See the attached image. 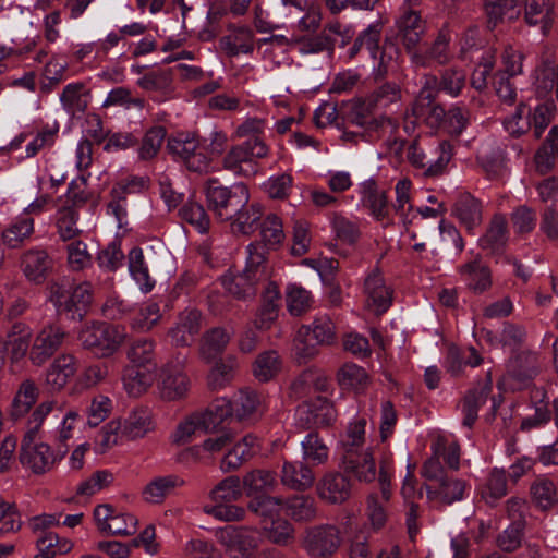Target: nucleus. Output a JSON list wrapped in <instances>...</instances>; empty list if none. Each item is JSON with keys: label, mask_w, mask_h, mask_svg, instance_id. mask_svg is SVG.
I'll list each match as a JSON object with an SVG mask.
<instances>
[{"label": "nucleus", "mask_w": 558, "mask_h": 558, "mask_svg": "<svg viewBox=\"0 0 558 558\" xmlns=\"http://www.w3.org/2000/svg\"><path fill=\"white\" fill-rule=\"evenodd\" d=\"M76 373L74 356L63 354L57 357L46 374V384L52 391H60Z\"/></svg>", "instance_id": "obj_26"}, {"label": "nucleus", "mask_w": 558, "mask_h": 558, "mask_svg": "<svg viewBox=\"0 0 558 558\" xmlns=\"http://www.w3.org/2000/svg\"><path fill=\"white\" fill-rule=\"evenodd\" d=\"M452 157V145L448 141H441L436 146L420 147L417 141H413L408 150V159L417 169H424V175L438 177L444 173Z\"/></svg>", "instance_id": "obj_5"}, {"label": "nucleus", "mask_w": 558, "mask_h": 558, "mask_svg": "<svg viewBox=\"0 0 558 558\" xmlns=\"http://www.w3.org/2000/svg\"><path fill=\"white\" fill-rule=\"evenodd\" d=\"M77 213L73 207H64L59 211L57 219L58 233L62 241H70L80 234V229L76 227Z\"/></svg>", "instance_id": "obj_57"}, {"label": "nucleus", "mask_w": 558, "mask_h": 558, "mask_svg": "<svg viewBox=\"0 0 558 558\" xmlns=\"http://www.w3.org/2000/svg\"><path fill=\"white\" fill-rule=\"evenodd\" d=\"M316 489L320 499L330 505H341L351 497L352 484L345 473L330 471L318 481Z\"/></svg>", "instance_id": "obj_11"}, {"label": "nucleus", "mask_w": 558, "mask_h": 558, "mask_svg": "<svg viewBox=\"0 0 558 558\" xmlns=\"http://www.w3.org/2000/svg\"><path fill=\"white\" fill-rule=\"evenodd\" d=\"M177 480L175 476H165L151 481L143 492L145 499L151 502H160L175 487Z\"/></svg>", "instance_id": "obj_59"}, {"label": "nucleus", "mask_w": 558, "mask_h": 558, "mask_svg": "<svg viewBox=\"0 0 558 558\" xmlns=\"http://www.w3.org/2000/svg\"><path fill=\"white\" fill-rule=\"evenodd\" d=\"M92 301L93 294L88 283L74 286L58 314H65L72 320L81 322L86 316Z\"/></svg>", "instance_id": "obj_21"}, {"label": "nucleus", "mask_w": 558, "mask_h": 558, "mask_svg": "<svg viewBox=\"0 0 558 558\" xmlns=\"http://www.w3.org/2000/svg\"><path fill=\"white\" fill-rule=\"evenodd\" d=\"M485 27L494 32L506 24L517 22L521 16L518 0H484Z\"/></svg>", "instance_id": "obj_12"}, {"label": "nucleus", "mask_w": 558, "mask_h": 558, "mask_svg": "<svg viewBox=\"0 0 558 558\" xmlns=\"http://www.w3.org/2000/svg\"><path fill=\"white\" fill-rule=\"evenodd\" d=\"M279 354L276 351L260 353L253 364L254 376L263 383L270 380L280 371Z\"/></svg>", "instance_id": "obj_47"}, {"label": "nucleus", "mask_w": 558, "mask_h": 558, "mask_svg": "<svg viewBox=\"0 0 558 558\" xmlns=\"http://www.w3.org/2000/svg\"><path fill=\"white\" fill-rule=\"evenodd\" d=\"M266 538L278 546H290L295 541V529L293 524L284 518H277L270 520L263 526Z\"/></svg>", "instance_id": "obj_35"}, {"label": "nucleus", "mask_w": 558, "mask_h": 558, "mask_svg": "<svg viewBox=\"0 0 558 558\" xmlns=\"http://www.w3.org/2000/svg\"><path fill=\"white\" fill-rule=\"evenodd\" d=\"M34 232V219L22 218L2 231V241L10 248L20 247Z\"/></svg>", "instance_id": "obj_44"}, {"label": "nucleus", "mask_w": 558, "mask_h": 558, "mask_svg": "<svg viewBox=\"0 0 558 558\" xmlns=\"http://www.w3.org/2000/svg\"><path fill=\"white\" fill-rule=\"evenodd\" d=\"M335 329L328 316L315 318L312 325H302L293 340L295 361L306 364L319 353V347L332 344L336 341Z\"/></svg>", "instance_id": "obj_3"}, {"label": "nucleus", "mask_w": 558, "mask_h": 558, "mask_svg": "<svg viewBox=\"0 0 558 558\" xmlns=\"http://www.w3.org/2000/svg\"><path fill=\"white\" fill-rule=\"evenodd\" d=\"M259 229L262 241L255 242L254 244H262L266 255L267 248H275L282 242L284 238L282 223L276 215H268L265 220L260 222Z\"/></svg>", "instance_id": "obj_46"}, {"label": "nucleus", "mask_w": 558, "mask_h": 558, "mask_svg": "<svg viewBox=\"0 0 558 558\" xmlns=\"http://www.w3.org/2000/svg\"><path fill=\"white\" fill-rule=\"evenodd\" d=\"M242 483L247 497H253L257 494H270L277 486L276 474L260 469L247 472L243 476Z\"/></svg>", "instance_id": "obj_31"}, {"label": "nucleus", "mask_w": 558, "mask_h": 558, "mask_svg": "<svg viewBox=\"0 0 558 558\" xmlns=\"http://www.w3.org/2000/svg\"><path fill=\"white\" fill-rule=\"evenodd\" d=\"M137 519L132 514H116L109 525L102 527V533L128 536L136 532Z\"/></svg>", "instance_id": "obj_63"}, {"label": "nucleus", "mask_w": 558, "mask_h": 558, "mask_svg": "<svg viewBox=\"0 0 558 558\" xmlns=\"http://www.w3.org/2000/svg\"><path fill=\"white\" fill-rule=\"evenodd\" d=\"M303 459L310 465H319L327 462L329 449L317 430H312L302 441Z\"/></svg>", "instance_id": "obj_39"}, {"label": "nucleus", "mask_w": 558, "mask_h": 558, "mask_svg": "<svg viewBox=\"0 0 558 558\" xmlns=\"http://www.w3.org/2000/svg\"><path fill=\"white\" fill-rule=\"evenodd\" d=\"M368 376L365 369L353 363H345L337 373V381L343 389L363 388Z\"/></svg>", "instance_id": "obj_49"}, {"label": "nucleus", "mask_w": 558, "mask_h": 558, "mask_svg": "<svg viewBox=\"0 0 558 558\" xmlns=\"http://www.w3.org/2000/svg\"><path fill=\"white\" fill-rule=\"evenodd\" d=\"M230 341V336L226 329L215 327L206 331L202 338L201 355L206 361H211L220 355Z\"/></svg>", "instance_id": "obj_37"}, {"label": "nucleus", "mask_w": 558, "mask_h": 558, "mask_svg": "<svg viewBox=\"0 0 558 558\" xmlns=\"http://www.w3.org/2000/svg\"><path fill=\"white\" fill-rule=\"evenodd\" d=\"M267 151L265 143L254 135L243 144L230 149L223 158V168L239 175L255 174L256 168L253 159L265 157Z\"/></svg>", "instance_id": "obj_7"}, {"label": "nucleus", "mask_w": 558, "mask_h": 558, "mask_svg": "<svg viewBox=\"0 0 558 558\" xmlns=\"http://www.w3.org/2000/svg\"><path fill=\"white\" fill-rule=\"evenodd\" d=\"M465 74L462 70L449 68L441 71L439 87L451 96H458L464 86Z\"/></svg>", "instance_id": "obj_60"}, {"label": "nucleus", "mask_w": 558, "mask_h": 558, "mask_svg": "<svg viewBox=\"0 0 558 558\" xmlns=\"http://www.w3.org/2000/svg\"><path fill=\"white\" fill-rule=\"evenodd\" d=\"M337 410L333 403L326 397H317L303 403L301 407L300 422L303 427L327 428L337 421Z\"/></svg>", "instance_id": "obj_9"}, {"label": "nucleus", "mask_w": 558, "mask_h": 558, "mask_svg": "<svg viewBox=\"0 0 558 558\" xmlns=\"http://www.w3.org/2000/svg\"><path fill=\"white\" fill-rule=\"evenodd\" d=\"M337 38L329 36L326 31H322L315 36H302L295 39L299 50L302 53H319L326 51L330 57L333 54Z\"/></svg>", "instance_id": "obj_42"}, {"label": "nucleus", "mask_w": 558, "mask_h": 558, "mask_svg": "<svg viewBox=\"0 0 558 558\" xmlns=\"http://www.w3.org/2000/svg\"><path fill=\"white\" fill-rule=\"evenodd\" d=\"M156 372L128 364L122 372L124 389L131 397H140L153 385Z\"/></svg>", "instance_id": "obj_24"}, {"label": "nucleus", "mask_w": 558, "mask_h": 558, "mask_svg": "<svg viewBox=\"0 0 558 558\" xmlns=\"http://www.w3.org/2000/svg\"><path fill=\"white\" fill-rule=\"evenodd\" d=\"M25 277L37 284L43 283L53 267V260L44 250H28L21 259Z\"/></svg>", "instance_id": "obj_19"}, {"label": "nucleus", "mask_w": 558, "mask_h": 558, "mask_svg": "<svg viewBox=\"0 0 558 558\" xmlns=\"http://www.w3.org/2000/svg\"><path fill=\"white\" fill-rule=\"evenodd\" d=\"M492 376L488 372L482 384L466 391L462 398L460 405L464 414L463 426L471 428L477 420V412L482 404H484L492 392Z\"/></svg>", "instance_id": "obj_18"}, {"label": "nucleus", "mask_w": 558, "mask_h": 558, "mask_svg": "<svg viewBox=\"0 0 558 558\" xmlns=\"http://www.w3.org/2000/svg\"><path fill=\"white\" fill-rule=\"evenodd\" d=\"M248 498L247 510L258 517L263 524H267L270 520L280 515L281 498L270 496L269 494H257Z\"/></svg>", "instance_id": "obj_34"}, {"label": "nucleus", "mask_w": 558, "mask_h": 558, "mask_svg": "<svg viewBox=\"0 0 558 558\" xmlns=\"http://www.w3.org/2000/svg\"><path fill=\"white\" fill-rule=\"evenodd\" d=\"M314 481L315 475L310 464L304 462H284L281 474L283 485L295 490H305L312 487Z\"/></svg>", "instance_id": "obj_27"}, {"label": "nucleus", "mask_w": 558, "mask_h": 558, "mask_svg": "<svg viewBox=\"0 0 558 558\" xmlns=\"http://www.w3.org/2000/svg\"><path fill=\"white\" fill-rule=\"evenodd\" d=\"M199 415L202 417L204 432H214L226 421L233 420L234 415L231 400L226 398L216 399L209 404L205 413Z\"/></svg>", "instance_id": "obj_32"}, {"label": "nucleus", "mask_w": 558, "mask_h": 558, "mask_svg": "<svg viewBox=\"0 0 558 558\" xmlns=\"http://www.w3.org/2000/svg\"><path fill=\"white\" fill-rule=\"evenodd\" d=\"M288 512L294 521H312L317 514L315 500L311 496H294L288 501Z\"/></svg>", "instance_id": "obj_48"}, {"label": "nucleus", "mask_w": 558, "mask_h": 558, "mask_svg": "<svg viewBox=\"0 0 558 558\" xmlns=\"http://www.w3.org/2000/svg\"><path fill=\"white\" fill-rule=\"evenodd\" d=\"M189 387L190 380L185 374L170 368L162 371L159 390L163 400L174 401L185 397Z\"/></svg>", "instance_id": "obj_28"}, {"label": "nucleus", "mask_w": 558, "mask_h": 558, "mask_svg": "<svg viewBox=\"0 0 558 558\" xmlns=\"http://www.w3.org/2000/svg\"><path fill=\"white\" fill-rule=\"evenodd\" d=\"M365 292L367 294L366 306L375 315H381L391 305V291L384 283V279L378 272L369 275L365 279Z\"/></svg>", "instance_id": "obj_23"}, {"label": "nucleus", "mask_w": 558, "mask_h": 558, "mask_svg": "<svg viewBox=\"0 0 558 558\" xmlns=\"http://www.w3.org/2000/svg\"><path fill=\"white\" fill-rule=\"evenodd\" d=\"M84 89L83 83L69 84L64 87L60 100L68 111L75 113L84 112L87 108V101L82 97Z\"/></svg>", "instance_id": "obj_58"}, {"label": "nucleus", "mask_w": 558, "mask_h": 558, "mask_svg": "<svg viewBox=\"0 0 558 558\" xmlns=\"http://www.w3.org/2000/svg\"><path fill=\"white\" fill-rule=\"evenodd\" d=\"M340 468L345 474H353L360 482L368 483L376 477V464L369 448L343 450Z\"/></svg>", "instance_id": "obj_10"}, {"label": "nucleus", "mask_w": 558, "mask_h": 558, "mask_svg": "<svg viewBox=\"0 0 558 558\" xmlns=\"http://www.w3.org/2000/svg\"><path fill=\"white\" fill-rule=\"evenodd\" d=\"M246 266L241 272L229 270L222 282L227 290L238 299H248L256 294V284L266 278V257L262 244L247 246Z\"/></svg>", "instance_id": "obj_2"}, {"label": "nucleus", "mask_w": 558, "mask_h": 558, "mask_svg": "<svg viewBox=\"0 0 558 558\" xmlns=\"http://www.w3.org/2000/svg\"><path fill=\"white\" fill-rule=\"evenodd\" d=\"M19 459L23 466L31 469L37 475L48 472L56 462L51 448L44 442L27 449H20Z\"/></svg>", "instance_id": "obj_22"}, {"label": "nucleus", "mask_w": 558, "mask_h": 558, "mask_svg": "<svg viewBox=\"0 0 558 558\" xmlns=\"http://www.w3.org/2000/svg\"><path fill=\"white\" fill-rule=\"evenodd\" d=\"M511 221L518 233H529L535 228V210L526 205H521L511 214Z\"/></svg>", "instance_id": "obj_64"}, {"label": "nucleus", "mask_w": 558, "mask_h": 558, "mask_svg": "<svg viewBox=\"0 0 558 558\" xmlns=\"http://www.w3.org/2000/svg\"><path fill=\"white\" fill-rule=\"evenodd\" d=\"M436 98L433 90L422 88L411 107L412 116L422 119L430 129H440L447 112Z\"/></svg>", "instance_id": "obj_13"}, {"label": "nucleus", "mask_w": 558, "mask_h": 558, "mask_svg": "<svg viewBox=\"0 0 558 558\" xmlns=\"http://www.w3.org/2000/svg\"><path fill=\"white\" fill-rule=\"evenodd\" d=\"M460 271L465 276L468 287L475 293H482L492 286V274L487 266L475 259L461 266Z\"/></svg>", "instance_id": "obj_36"}, {"label": "nucleus", "mask_w": 558, "mask_h": 558, "mask_svg": "<svg viewBox=\"0 0 558 558\" xmlns=\"http://www.w3.org/2000/svg\"><path fill=\"white\" fill-rule=\"evenodd\" d=\"M381 28L383 23L377 22L376 24H372L366 29L361 32L360 35L355 38L352 47L349 49V59H354L364 45L369 50L371 56L376 59L379 50Z\"/></svg>", "instance_id": "obj_40"}, {"label": "nucleus", "mask_w": 558, "mask_h": 558, "mask_svg": "<svg viewBox=\"0 0 558 558\" xmlns=\"http://www.w3.org/2000/svg\"><path fill=\"white\" fill-rule=\"evenodd\" d=\"M524 529L525 526H521L520 524H510L497 536V546L506 553L517 550L521 546Z\"/></svg>", "instance_id": "obj_61"}, {"label": "nucleus", "mask_w": 558, "mask_h": 558, "mask_svg": "<svg viewBox=\"0 0 558 558\" xmlns=\"http://www.w3.org/2000/svg\"><path fill=\"white\" fill-rule=\"evenodd\" d=\"M255 456V452H248L238 442L230 449L220 462V469L223 472H232L241 468Z\"/></svg>", "instance_id": "obj_62"}, {"label": "nucleus", "mask_w": 558, "mask_h": 558, "mask_svg": "<svg viewBox=\"0 0 558 558\" xmlns=\"http://www.w3.org/2000/svg\"><path fill=\"white\" fill-rule=\"evenodd\" d=\"M465 489L464 482L447 477L438 486L426 485L429 499L440 498L444 504L450 505L463 497Z\"/></svg>", "instance_id": "obj_43"}, {"label": "nucleus", "mask_w": 558, "mask_h": 558, "mask_svg": "<svg viewBox=\"0 0 558 558\" xmlns=\"http://www.w3.org/2000/svg\"><path fill=\"white\" fill-rule=\"evenodd\" d=\"M180 216L184 221L195 227L199 232H206L209 229V217L203 205L198 203L189 202L183 205L180 209Z\"/></svg>", "instance_id": "obj_54"}, {"label": "nucleus", "mask_w": 558, "mask_h": 558, "mask_svg": "<svg viewBox=\"0 0 558 558\" xmlns=\"http://www.w3.org/2000/svg\"><path fill=\"white\" fill-rule=\"evenodd\" d=\"M470 121V111L461 107H452L446 112V118L441 124L451 136H459L468 126Z\"/></svg>", "instance_id": "obj_55"}, {"label": "nucleus", "mask_w": 558, "mask_h": 558, "mask_svg": "<svg viewBox=\"0 0 558 558\" xmlns=\"http://www.w3.org/2000/svg\"><path fill=\"white\" fill-rule=\"evenodd\" d=\"M532 502L543 511L558 502L556 485L548 478H537L530 487Z\"/></svg>", "instance_id": "obj_38"}, {"label": "nucleus", "mask_w": 558, "mask_h": 558, "mask_svg": "<svg viewBox=\"0 0 558 558\" xmlns=\"http://www.w3.org/2000/svg\"><path fill=\"white\" fill-rule=\"evenodd\" d=\"M263 216L262 206L257 203L250 204L240 210L231 220L232 232L234 234L250 235L254 233L260 225Z\"/></svg>", "instance_id": "obj_33"}, {"label": "nucleus", "mask_w": 558, "mask_h": 558, "mask_svg": "<svg viewBox=\"0 0 558 558\" xmlns=\"http://www.w3.org/2000/svg\"><path fill=\"white\" fill-rule=\"evenodd\" d=\"M558 156V125H554L534 155L535 169L541 174L550 172Z\"/></svg>", "instance_id": "obj_30"}, {"label": "nucleus", "mask_w": 558, "mask_h": 558, "mask_svg": "<svg viewBox=\"0 0 558 558\" xmlns=\"http://www.w3.org/2000/svg\"><path fill=\"white\" fill-rule=\"evenodd\" d=\"M129 267L135 280L142 284L145 292H149L154 282L150 281L147 267L144 265V256L141 247H133L129 253Z\"/></svg>", "instance_id": "obj_53"}, {"label": "nucleus", "mask_w": 558, "mask_h": 558, "mask_svg": "<svg viewBox=\"0 0 558 558\" xmlns=\"http://www.w3.org/2000/svg\"><path fill=\"white\" fill-rule=\"evenodd\" d=\"M166 135L167 131L163 126L158 125L149 129L145 133L142 145L138 149L140 158L143 160L154 158L159 151Z\"/></svg>", "instance_id": "obj_52"}, {"label": "nucleus", "mask_w": 558, "mask_h": 558, "mask_svg": "<svg viewBox=\"0 0 558 558\" xmlns=\"http://www.w3.org/2000/svg\"><path fill=\"white\" fill-rule=\"evenodd\" d=\"M362 194L363 206L377 221L387 220L385 227L389 226L391 223L389 220L390 207L386 192L378 189L374 179H368L363 183Z\"/></svg>", "instance_id": "obj_20"}, {"label": "nucleus", "mask_w": 558, "mask_h": 558, "mask_svg": "<svg viewBox=\"0 0 558 558\" xmlns=\"http://www.w3.org/2000/svg\"><path fill=\"white\" fill-rule=\"evenodd\" d=\"M64 336L65 332L59 326L45 327L36 337L29 352L33 364L41 365L45 363L59 349Z\"/></svg>", "instance_id": "obj_15"}, {"label": "nucleus", "mask_w": 558, "mask_h": 558, "mask_svg": "<svg viewBox=\"0 0 558 558\" xmlns=\"http://www.w3.org/2000/svg\"><path fill=\"white\" fill-rule=\"evenodd\" d=\"M113 478L112 472L108 470L96 471L88 480L80 484L76 494L80 496H92L96 492L109 487Z\"/></svg>", "instance_id": "obj_56"}, {"label": "nucleus", "mask_w": 558, "mask_h": 558, "mask_svg": "<svg viewBox=\"0 0 558 558\" xmlns=\"http://www.w3.org/2000/svg\"><path fill=\"white\" fill-rule=\"evenodd\" d=\"M287 304L291 315L301 316L310 310L312 296L301 286L290 284L287 288Z\"/></svg>", "instance_id": "obj_51"}, {"label": "nucleus", "mask_w": 558, "mask_h": 558, "mask_svg": "<svg viewBox=\"0 0 558 558\" xmlns=\"http://www.w3.org/2000/svg\"><path fill=\"white\" fill-rule=\"evenodd\" d=\"M151 428V420L146 411H134L121 423L120 436L126 440L144 437Z\"/></svg>", "instance_id": "obj_41"}, {"label": "nucleus", "mask_w": 558, "mask_h": 558, "mask_svg": "<svg viewBox=\"0 0 558 558\" xmlns=\"http://www.w3.org/2000/svg\"><path fill=\"white\" fill-rule=\"evenodd\" d=\"M243 483L236 475H230L220 481L210 492L211 499L216 502H232L242 497Z\"/></svg>", "instance_id": "obj_45"}, {"label": "nucleus", "mask_w": 558, "mask_h": 558, "mask_svg": "<svg viewBox=\"0 0 558 558\" xmlns=\"http://www.w3.org/2000/svg\"><path fill=\"white\" fill-rule=\"evenodd\" d=\"M508 242V221L502 214H495L478 240V245L490 255L502 254Z\"/></svg>", "instance_id": "obj_17"}, {"label": "nucleus", "mask_w": 558, "mask_h": 558, "mask_svg": "<svg viewBox=\"0 0 558 558\" xmlns=\"http://www.w3.org/2000/svg\"><path fill=\"white\" fill-rule=\"evenodd\" d=\"M204 193L208 210L222 222L235 217L250 202L248 187L242 182L228 186L217 178H208L204 182Z\"/></svg>", "instance_id": "obj_1"}, {"label": "nucleus", "mask_w": 558, "mask_h": 558, "mask_svg": "<svg viewBox=\"0 0 558 558\" xmlns=\"http://www.w3.org/2000/svg\"><path fill=\"white\" fill-rule=\"evenodd\" d=\"M507 373L520 387H527L541 373L538 355L530 350L519 352L510 359Z\"/></svg>", "instance_id": "obj_14"}, {"label": "nucleus", "mask_w": 558, "mask_h": 558, "mask_svg": "<svg viewBox=\"0 0 558 558\" xmlns=\"http://www.w3.org/2000/svg\"><path fill=\"white\" fill-rule=\"evenodd\" d=\"M124 335L118 326L106 322L86 326L78 335L83 348L98 357H108L120 348Z\"/></svg>", "instance_id": "obj_4"}, {"label": "nucleus", "mask_w": 558, "mask_h": 558, "mask_svg": "<svg viewBox=\"0 0 558 558\" xmlns=\"http://www.w3.org/2000/svg\"><path fill=\"white\" fill-rule=\"evenodd\" d=\"M452 213L468 231L482 223V204L470 193H463L458 197Z\"/></svg>", "instance_id": "obj_25"}, {"label": "nucleus", "mask_w": 558, "mask_h": 558, "mask_svg": "<svg viewBox=\"0 0 558 558\" xmlns=\"http://www.w3.org/2000/svg\"><path fill=\"white\" fill-rule=\"evenodd\" d=\"M129 364L157 371L158 363L155 351V343L149 339H136L126 348Z\"/></svg>", "instance_id": "obj_29"}, {"label": "nucleus", "mask_w": 558, "mask_h": 558, "mask_svg": "<svg viewBox=\"0 0 558 558\" xmlns=\"http://www.w3.org/2000/svg\"><path fill=\"white\" fill-rule=\"evenodd\" d=\"M219 542L233 558H250L258 547L259 536L252 527L227 526L220 531Z\"/></svg>", "instance_id": "obj_8"}, {"label": "nucleus", "mask_w": 558, "mask_h": 558, "mask_svg": "<svg viewBox=\"0 0 558 558\" xmlns=\"http://www.w3.org/2000/svg\"><path fill=\"white\" fill-rule=\"evenodd\" d=\"M553 0H524V22L530 27H538L544 36H548L555 21Z\"/></svg>", "instance_id": "obj_16"}, {"label": "nucleus", "mask_w": 558, "mask_h": 558, "mask_svg": "<svg viewBox=\"0 0 558 558\" xmlns=\"http://www.w3.org/2000/svg\"><path fill=\"white\" fill-rule=\"evenodd\" d=\"M259 397L253 390H241L239 395L231 400L232 412L236 421H242L251 416L259 405Z\"/></svg>", "instance_id": "obj_50"}, {"label": "nucleus", "mask_w": 558, "mask_h": 558, "mask_svg": "<svg viewBox=\"0 0 558 558\" xmlns=\"http://www.w3.org/2000/svg\"><path fill=\"white\" fill-rule=\"evenodd\" d=\"M341 543L340 531L336 525L319 524L304 531L302 547L312 558H331Z\"/></svg>", "instance_id": "obj_6"}]
</instances>
